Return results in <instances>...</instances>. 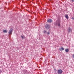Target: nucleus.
<instances>
[{"instance_id": "10", "label": "nucleus", "mask_w": 74, "mask_h": 74, "mask_svg": "<svg viewBox=\"0 0 74 74\" xmlns=\"http://www.w3.org/2000/svg\"><path fill=\"white\" fill-rule=\"evenodd\" d=\"M58 26H60V23H58Z\"/></svg>"}, {"instance_id": "13", "label": "nucleus", "mask_w": 74, "mask_h": 74, "mask_svg": "<svg viewBox=\"0 0 74 74\" xmlns=\"http://www.w3.org/2000/svg\"><path fill=\"white\" fill-rule=\"evenodd\" d=\"M21 37L22 38H23V36H21Z\"/></svg>"}, {"instance_id": "14", "label": "nucleus", "mask_w": 74, "mask_h": 74, "mask_svg": "<svg viewBox=\"0 0 74 74\" xmlns=\"http://www.w3.org/2000/svg\"><path fill=\"white\" fill-rule=\"evenodd\" d=\"M45 32H46V31L45 30V31H44V33H45Z\"/></svg>"}, {"instance_id": "12", "label": "nucleus", "mask_w": 74, "mask_h": 74, "mask_svg": "<svg viewBox=\"0 0 74 74\" xmlns=\"http://www.w3.org/2000/svg\"><path fill=\"white\" fill-rule=\"evenodd\" d=\"M72 56H73V58H74V54Z\"/></svg>"}, {"instance_id": "3", "label": "nucleus", "mask_w": 74, "mask_h": 74, "mask_svg": "<svg viewBox=\"0 0 74 74\" xmlns=\"http://www.w3.org/2000/svg\"><path fill=\"white\" fill-rule=\"evenodd\" d=\"M45 27L46 29H49L50 27L47 24L45 26Z\"/></svg>"}, {"instance_id": "5", "label": "nucleus", "mask_w": 74, "mask_h": 74, "mask_svg": "<svg viewBox=\"0 0 74 74\" xmlns=\"http://www.w3.org/2000/svg\"><path fill=\"white\" fill-rule=\"evenodd\" d=\"M59 50L60 51H63V50H64V49L63 47H61L59 48Z\"/></svg>"}, {"instance_id": "11", "label": "nucleus", "mask_w": 74, "mask_h": 74, "mask_svg": "<svg viewBox=\"0 0 74 74\" xmlns=\"http://www.w3.org/2000/svg\"><path fill=\"white\" fill-rule=\"evenodd\" d=\"M49 34H50V32H48L47 33V34H48V35H49Z\"/></svg>"}, {"instance_id": "15", "label": "nucleus", "mask_w": 74, "mask_h": 74, "mask_svg": "<svg viewBox=\"0 0 74 74\" xmlns=\"http://www.w3.org/2000/svg\"><path fill=\"white\" fill-rule=\"evenodd\" d=\"M54 71H56V69H54Z\"/></svg>"}, {"instance_id": "8", "label": "nucleus", "mask_w": 74, "mask_h": 74, "mask_svg": "<svg viewBox=\"0 0 74 74\" xmlns=\"http://www.w3.org/2000/svg\"><path fill=\"white\" fill-rule=\"evenodd\" d=\"M65 51L66 52H69V49H65Z\"/></svg>"}, {"instance_id": "16", "label": "nucleus", "mask_w": 74, "mask_h": 74, "mask_svg": "<svg viewBox=\"0 0 74 74\" xmlns=\"http://www.w3.org/2000/svg\"><path fill=\"white\" fill-rule=\"evenodd\" d=\"M72 1H74V0H71Z\"/></svg>"}, {"instance_id": "4", "label": "nucleus", "mask_w": 74, "mask_h": 74, "mask_svg": "<svg viewBox=\"0 0 74 74\" xmlns=\"http://www.w3.org/2000/svg\"><path fill=\"white\" fill-rule=\"evenodd\" d=\"M47 22L51 23V22H52V20L51 19H49L47 20Z\"/></svg>"}, {"instance_id": "2", "label": "nucleus", "mask_w": 74, "mask_h": 74, "mask_svg": "<svg viewBox=\"0 0 74 74\" xmlns=\"http://www.w3.org/2000/svg\"><path fill=\"white\" fill-rule=\"evenodd\" d=\"M13 30L12 29H11L9 31V34H12V32Z\"/></svg>"}, {"instance_id": "7", "label": "nucleus", "mask_w": 74, "mask_h": 74, "mask_svg": "<svg viewBox=\"0 0 74 74\" xmlns=\"http://www.w3.org/2000/svg\"><path fill=\"white\" fill-rule=\"evenodd\" d=\"M71 31H72L71 29L70 28H68V32H71Z\"/></svg>"}, {"instance_id": "1", "label": "nucleus", "mask_w": 74, "mask_h": 74, "mask_svg": "<svg viewBox=\"0 0 74 74\" xmlns=\"http://www.w3.org/2000/svg\"><path fill=\"white\" fill-rule=\"evenodd\" d=\"M58 74H62L63 72V71L62 69H59L58 70Z\"/></svg>"}, {"instance_id": "9", "label": "nucleus", "mask_w": 74, "mask_h": 74, "mask_svg": "<svg viewBox=\"0 0 74 74\" xmlns=\"http://www.w3.org/2000/svg\"><path fill=\"white\" fill-rule=\"evenodd\" d=\"M3 33H7V30H4L3 31Z\"/></svg>"}, {"instance_id": "6", "label": "nucleus", "mask_w": 74, "mask_h": 74, "mask_svg": "<svg viewBox=\"0 0 74 74\" xmlns=\"http://www.w3.org/2000/svg\"><path fill=\"white\" fill-rule=\"evenodd\" d=\"M65 17L67 19H69V16H68V15L66 14V15H65Z\"/></svg>"}, {"instance_id": "17", "label": "nucleus", "mask_w": 74, "mask_h": 74, "mask_svg": "<svg viewBox=\"0 0 74 74\" xmlns=\"http://www.w3.org/2000/svg\"><path fill=\"white\" fill-rule=\"evenodd\" d=\"M72 19H74V18L72 17Z\"/></svg>"}]
</instances>
